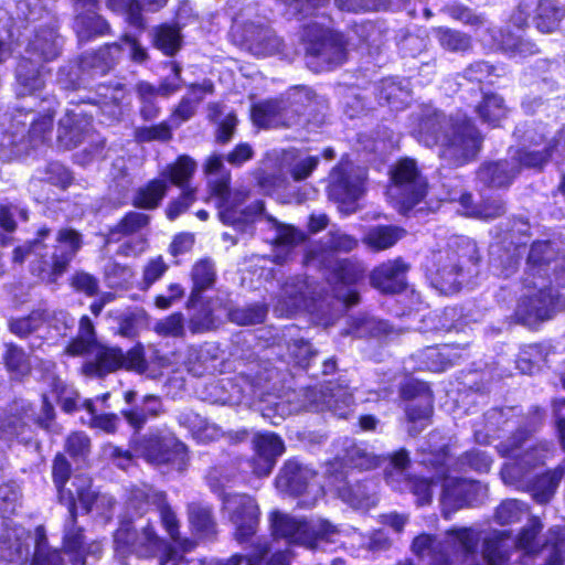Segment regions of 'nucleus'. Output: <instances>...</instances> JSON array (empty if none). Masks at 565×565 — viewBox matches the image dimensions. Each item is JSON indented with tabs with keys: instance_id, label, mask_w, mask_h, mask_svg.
Returning <instances> with one entry per match:
<instances>
[{
	"instance_id": "obj_1",
	"label": "nucleus",
	"mask_w": 565,
	"mask_h": 565,
	"mask_svg": "<svg viewBox=\"0 0 565 565\" xmlns=\"http://www.w3.org/2000/svg\"><path fill=\"white\" fill-rule=\"evenodd\" d=\"M358 242L341 231H330L319 245L311 246L305 254L307 266L331 271L328 278L332 295L322 294L313 280L296 276L289 278L281 288L274 307L279 317H292L306 310L320 317L323 323H331L343 310L359 303L360 296L355 284L363 277L361 264L350 259H339L335 252H351Z\"/></svg>"
},
{
	"instance_id": "obj_2",
	"label": "nucleus",
	"mask_w": 565,
	"mask_h": 565,
	"mask_svg": "<svg viewBox=\"0 0 565 565\" xmlns=\"http://www.w3.org/2000/svg\"><path fill=\"white\" fill-rule=\"evenodd\" d=\"M505 433H512V435L502 440L497 448L503 457H512L513 461L504 463L501 478L505 484L526 490L531 481L529 477L531 470L544 465L552 457L554 447L550 441H540L526 448L523 454H516L526 443L531 429L524 427L523 418L513 407L491 408L481 420L473 424L475 440L481 445L502 438Z\"/></svg>"
},
{
	"instance_id": "obj_3",
	"label": "nucleus",
	"mask_w": 565,
	"mask_h": 565,
	"mask_svg": "<svg viewBox=\"0 0 565 565\" xmlns=\"http://www.w3.org/2000/svg\"><path fill=\"white\" fill-rule=\"evenodd\" d=\"M411 134L426 147L440 146V158L449 167L467 163L481 142L477 128L466 115L448 117L430 105L412 115Z\"/></svg>"
},
{
	"instance_id": "obj_4",
	"label": "nucleus",
	"mask_w": 565,
	"mask_h": 565,
	"mask_svg": "<svg viewBox=\"0 0 565 565\" xmlns=\"http://www.w3.org/2000/svg\"><path fill=\"white\" fill-rule=\"evenodd\" d=\"M49 228H41L34 241L19 246L13 252V260L30 262L31 271L41 280L53 282L66 271V268L82 247V235L72 228L60 230L54 238L55 245H49Z\"/></svg>"
},
{
	"instance_id": "obj_5",
	"label": "nucleus",
	"mask_w": 565,
	"mask_h": 565,
	"mask_svg": "<svg viewBox=\"0 0 565 565\" xmlns=\"http://www.w3.org/2000/svg\"><path fill=\"white\" fill-rule=\"evenodd\" d=\"M380 462L381 458L369 451L365 446L345 440L344 454L337 458V462L332 465L333 469L328 471L327 486L330 491L353 509L367 510L377 502L376 483L372 480L361 483L334 466L339 463L341 467L363 471L376 468Z\"/></svg>"
},
{
	"instance_id": "obj_6",
	"label": "nucleus",
	"mask_w": 565,
	"mask_h": 565,
	"mask_svg": "<svg viewBox=\"0 0 565 565\" xmlns=\"http://www.w3.org/2000/svg\"><path fill=\"white\" fill-rule=\"evenodd\" d=\"M264 402L266 407L263 409V416L277 425V419H284L302 409L330 411L335 416L344 418L351 411L353 395L347 385L329 382L300 392H291L286 396H278L275 401L264 398Z\"/></svg>"
},
{
	"instance_id": "obj_7",
	"label": "nucleus",
	"mask_w": 565,
	"mask_h": 565,
	"mask_svg": "<svg viewBox=\"0 0 565 565\" xmlns=\"http://www.w3.org/2000/svg\"><path fill=\"white\" fill-rule=\"evenodd\" d=\"M478 259V248L473 241L468 237H451L443 248L433 250L427 257L426 275L440 292H456L463 282L466 273H470L467 265L475 266Z\"/></svg>"
},
{
	"instance_id": "obj_8",
	"label": "nucleus",
	"mask_w": 565,
	"mask_h": 565,
	"mask_svg": "<svg viewBox=\"0 0 565 565\" xmlns=\"http://www.w3.org/2000/svg\"><path fill=\"white\" fill-rule=\"evenodd\" d=\"M70 355L92 353L94 358L83 364V372L88 376L102 377L121 366L140 370L145 360L141 351L130 350L126 354L118 348H108L97 343L92 320L84 316L79 320L77 337L66 347Z\"/></svg>"
},
{
	"instance_id": "obj_9",
	"label": "nucleus",
	"mask_w": 565,
	"mask_h": 565,
	"mask_svg": "<svg viewBox=\"0 0 565 565\" xmlns=\"http://www.w3.org/2000/svg\"><path fill=\"white\" fill-rule=\"evenodd\" d=\"M209 178L211 199L214 201L222 223L242 227L253 221V217L263 211V203L257 202L253 207L243 209L247 193L242 190H230L231 174L223 164L221 156H211L205 164Z\"/></svg>"
},
{
	"instance_id": "obj_10",
	"label": "nucleus",
	"mask_w": 565,
	"mask_h": 565,
	"mask_svg": "<svg viewBox=\"0 0 565 565\" xmlns=\"http://www.w3.org/2000/svg\"><path fill=\"white\" fill-rule=\"evenodd\" d=\"M54 110L35 111L15 109L9 126L8 136L1 146L10 148L12 157L28 154L31 150L47 147L52 140Z\"/></svg>"
},
{
	"instance_id": "obj_11",
	"label": "nucleus",
	"mask_w": 565,
	"mask_h": 565,
	"mask_svg": "<svg viewBox=\"0 0 565 565\" xmlns=\"http://www.w3.org/2000/svg\"><path fill=\"white\" fill-rule=\"evenodd\" d=\"M231 34L234 41L255 56L280 55L284 58H291L294 55L252 6H247L233 18Z\"/></svg>"
},
{
	"instance_id": "obj_12",
	"label": "nucleus",
	"mask_w": 565,
	"mask_h": 565,
	"mask_svg": "<svg viewBox=\"0 0 565 565\" xmlns=\"http://www.w3.org/2000/svg\"><path fill=\"white\" fill-rule=\"evenodd\" d=\"M270 526L276 539L310 550L317 548L321 542H335L340 534L338 526L328 520L296 518L279 511L270 514Z\"/></svg>"
},
{
	"instance_id": "obj_13",
	"label": "nucleus",
	"mask_w": 565,
	"mask_h": 565,
	"mask_svg": "<svg viewBox=\"0 0 565 565\" xmlns=\"http://www.w3.org/2000/svg\"><path fill=\"white\" fill-rule=\"evenodd\" d=\"M480 542V532L473 527H455L446 533L445 542L429 534H420L413 541V552L423 565H449V550L461 553L466 558L475 557Z\"/></svg>"
},
{
	"instance_id": "obj_14",
	"label": "nucleus",
	"mask_w": 565,
	"mask_h": 565,
	"mask_svg": "<svg viewBox=\"0 0 565 565\" xmlns=\"http://www.w3.org/2000/svg\"><path fill=\"white\" fill-rule=\"evenodd\" d=\"M301 39L306 50V63L315 72L332 70L347 58L343 35L323 28L317 21L303 25Z\"/></svg>"
},
{
	"instance_id": "obj_15",
	"label": "nucleus",
	"mask_w": 565,
	"mask_h": 565,
	"mask_svg": "<svg viewBox=\"0 0 565 565\" xmlns=\"http://www.w3.org/2000/svg\"><path fill=\"white\" fill-rule=\"evenodd\" d=\"M526 292L520 298L514 317L518 322L533 327L536 323L551 319L556 311L565 310V295L559 294L547 284L544 277L541 281L524 280Z\"/></svg>"
},
{
	"instance_id": "obj_16",
	"label": "nucleus",
	"mask_w": 565,
	"mask_h": 565,
	"mask_svg": "<svg viewBox=\"0 0 565 565\" xmlns=\"http://www.w3.org/2000/svg\"><path fill=\"white\" fill-rule=\"evenodd\" d=\"M143 537L147 540V543H138L139 532L132 526L131 520L121 521L114 534L116 553L122 557L129 554H135L138 557L159 555L160 565H164L168 562H183V556L180 552L161 540L151 525L143 526Z\"/></svg>"
},
{
	"instance_id": "obj_17",
	"label": "nucleus",
	"mask_w": 565,
	"mask_h": 565,
	"mask_svg": "<svg viewBox=\"0 0 565 565\" xmlns=\"http://www.w3.org/2000/svg\"><path fill=\"white\" fill-rule=\"evenodd\" d=\"M209 484L213 492L218 493L222 500V513L235 527V537L245 542L252 537L259 522V507L256 500L246 493H226L218 483L217 471L209 475Z\"/></svg>"
},
{
	"instance_id": "obj_18",
	"label": "nucleus",
	"mask_w": 565,
	"mask_h": 565,
	"mask_svg": "<svg viewBox=\"0 0 565 565\" xmlns=\"http://www.w3.org/2000/svg\"><path fill=\"white\" fill-rule=\"evenodd\" d=\"M126 505L128 514L131 515H142L150 507H156L163 527L182 552L191 551L194 547V542L180 537L179 521L171 507L166 502V494L163 492L153 489L147 483L135 484L128 490Z\"/></svg>"
},
{
	"instance_id": "obj_19",
	"label": "nucleus",
	"mask_w": 565,
	"mask_h": 565,
	"mask_svg": "<svg viewBox=\"0 0 565 565\" xmlns=\"http://www.w3.org/2000/svg\"><path fill=\"white\" fill-rule=\"evenodd\" d=\"M132 449L136 456L158 468H170L179 472L185 469L186 448L170 431H150L137 439Z\"/></svg>"
},
{
	"instance_id": "obj_20",
	"label": "nucleus",
	"mask_w": 565,
	"mask_h": 565,
	"mask_svg": "<svg viewBox=\"0 0 565 565\" xmlns=\"http://www.w3.org/2000/svg\"><path fill=\"white\" fill-rule=\"evenodd\" d=\"M196 170V162L189 156H180L174 163L167 166L160 173V178L153 179L138 188L132 198V204L138 209H157L168 191L167 180L185 188Z\"/></svg>"
},
{
	"instance_id": "obj_21",
	"label": "nucleus",
	"mask_w": 565,
	"mask_h": 565,
	"mask_svg": "<svg viewBox=\"0 0 565 565\" xmlns=\"http://www.w3.org/2000/svg\"><path fill=\"white\" fill-rule=\"evenodd\" d=\"M276 488L281 493L299 498L302 508H312L324 494L313 469L290 459L285 462L276 478Z\"/></svg>"
},
{
	"instance_id": "obj_22",
	"label": "nucleus",
	"mask_w": 565,
	"mask_h": 565,
	"mask_svg": "<svg viewBox=\"0 0 565 565\" xmlns=\"http://www.w3.org/2000/svg\"><path fill=\"white\" fill-rule=\"evenodd\" d=\"M391 179L387 194L403 214L411 211L426 194V184L412 159L399 160L391 171Z\"/></svg>"
},
{
	"instance_id": "obj_23",
	"label": "nucleus",
	"mask_w": 565,
	"mask_h": 565,
	"mask_svg": "<svg viewBox=\"0 0 565 565\" xmlns=\"http://www.w3.org/2000/svg\"><path fill=\"white\" fill-rule=\"evenodd\" d=\"M92 111L82 106L67 109L57 124V143L61 148L71 150L84 142H89L90 153L99 152L105 142L94 132Z\"/></svg>"
},
{
	"instance_id": "obj_24",
	"label": "nucleus",
	"mask_w": 565,
	"mask_h": 565,
	"mask_svg": "<svg viewBox=\"0 0 565 565\" xmlns=\"http://www.w3.org/2000/svg\"><path fill=\"white\" fill-rule=\"evenodd\" d=\"M62 504L67 508V515L63 523L62 552L68 557L72 565H85L88 555H97L102 551L99 542H88L85 530L77 521V507L75 498L68 493L62 494Z\"/></svg>"
},
{
	"instance_id": "obj_25",
	"label": "nucleus",
	"mask_w": 565,
	"mask_h": 565,
	"mask_svg": "<svg viewBox=\"0 0 565 565\" xmlns=\"http://www.w3.org/2000/svg\"><path fill=\"white\" fill-rule=\"evenodd\" d=\"M121 46L117 43L107 44L99 50L86 53L78 64L61 67L57 74V83L63 89H76L83 79L79 73L92 75L106 74L118 61Z\"/></svg>"
},
{
	"instance_id": "obj_26",
	"label": "nucleus",
	"mask_w": 565,
	"mask_h": 565,
	"mask_svg": "<svg viewBox=\"0 0 565 565\" xmlns=\"http://www.w3.org/2000/svg\"><path fill=\"white\" fill-rule=\"evenodd\" d=\"M565 285V255L556 258V249L548 241H537L531 245L525 271V281H541Z\"/></svg>"
},
{
	"instance_id": "obj_27",
	"label": "nucleus",
	"mask_w": 565,
	"mask_h": 565,
	"mask_svg": "<svg viewBox=\"0 0 565 565\" xmlns=\"http://www.w3.org/2000/svg\"><path fill=\"white\" fill-rule=\"evenodd\" d=\"M408 463L409 457L405 449L394 452L385 469L386 483L396 491H411L416 497L418 505L429 504L433 498V480L406 476L405 470Z\"/></svg>"
},
{
	"instance_id": "obj_28",
	"label": "nucleus",
	"mask_w": 565,
	"mask_h": 565,
	"mask_svg": "<svg viewBox=\"0 0 565 565\" xmlns=\"http://www.w3.org/2000/svg\"><path fill=\"white\" fill-rule=\"evenodd\" d=\"M564 17L565 9L557 0H519L511 20L518 28L527 25L532 20L540 32L551 33Z\"/></svg>"
},
{
	"instance_id": "obj_29",
	"label": "nucleus",
	"mask_w": 565,
	"mask_h": 565,
	"mask_svg": "<svg viewBox=\"0 0 565 565\" xmlns=\"http://www.w3.org/2000/svg\"><path fill=\"white\" fill-rule=\"evenodd\" d=\"M319 158L309 156L296 161L294 151L284 152L280 160V166L277 171H269L266 166L256 174L257 182L265 191L273 190L281 186L286 180L287 174L290 173L295 181L305 180L318 166Z\"/></svg>"
},
{
	"instance_id": "obj_30",
	"label": "nucleus",
	"mask_w": 565,
	"mask_h": 565,
	"mask_svg": "<svg viewBox=\"0 0 565 565\" xmlns=\"http://www.w3.org/2000/svg\"><path fill=\"white\" fill-rule=\"evenodd\" d=\"M402 396L408 401V431L411 435H417L429 424L433 413L431 391L426 382L409 380L402 387Z\"/></svg>"
},
{
	"instance_id": "obj_31",
	"label": "nucleus",
	"mask_w": 565,
	"mask_h": 565,
	"mask_svg": "<svg viewBox=\"0 0 565 565\" xmlns=\"http://www.w3.org/2000/svg\"><path fill=\"white\" fill-rule=\"evenodd\" d=\"M511 161L519 168L541 170L550 159L562 157L565 153V126L557 136L550 141H544L543 137L539 140H531V143L521 149L513 150Z\"/></svg>"
},
{
	"instance_id": "obj_32",
	"label": "nucleus",
	"mask_w": 565,
	"mask_h": 565,
	"mask_svg": "<svg viewBox=\"0 0 565 565\" xmlns=\"http://www.w3.org/2000/svg\"><path fill=\"white\" fill-rule=\"evenodd\" d=\"M365 178V170L341 163L330 174L329 198L343 205L354 204L364 193Z\"/></svg>"
},
{
	"instance_id": "obj_33",
	"label": "nucleus",
	"mask_w": 565,
	"mask_h": 565,
	"mask_svg": "<svg viewBox=\"0 0 565 565\" xmlns=\"http://www.w3.org/2000/svg\"><path fill=\"white\" fill-rule=\"evenodd\" d=\"M440 505L445 519L476 501L477 493L481 490L478 482L455 477H443Z\"/></svg>"
},
{
	"instance_id": "obj_34",
	"label": "nucleus",
	"mask_w": 565,
	"mask_h": 565,
	"mask_svg": "<svg viewBox=\"0 0 565 565\" xmlns=\"http://www.w3.org/2000/svg\"><path fill=\"white\" fill-rule=\"evenodd\" d=\"M75 8L74 30L81 43L109 33V23L98 13V0H73Z\"/></svg>"
},
{
	"instance_id": "obj_35",
	"label": "nucleus",
	"mask_w": 565,
	"mask_h": 565,
	"mask_svg": "<svg viewBox=\"0 0 565 565\" xmlns=\"http://www.w3.org/2000/svg\"><path fill=\"white\" fill-rule=\"evenodd\" d=\"M33 536L23 526H7L0 535V561L25 565L31 556Z\"/></svg>"
},
{
	"instance_id": "obj_36",
	"label": "nucleus",
	"mask_w": 565,
	"mask_h": 565,
	"mask_svg": "<svg viewBox=\"0 0 565 565\" xmlns=\"http://www.w3.org/2000/svg\"><path fill=\"white\" fill-rule=\"evenodd\" d=\"M255 457L252 461L253 472L258 477L268 476L279 456L285 451L282 439L274 433H259L253 438Z\"/></svg>"
},
{
	"instance_id": "obj_37",
	"label": "nucleus",
	"mask_w": 565,
	"mask_h": 565,
	"mask_svg": "<svg viewBox=\"0 0 565 565\" xmlns=\"http://www.w3.org/2000/svg\"><path fill=\"white\" fill-rule=\"evenodd\" d=\"M124 399L130 407L122 409L121 415L135 430H140L149 419L163 413L162 403L156 395H145L139 404L137 392L130 390L125 392Z\"/></svg>"
},
{
	"instance_id": "obj_38",
	"label": "nucleus",
	"mask_w": 565,
	"mask_h": 565,
	"mask_svg": "<svg viewBox=\"0 0 565 565\" xmlns=\"http://www.w3.org/2000/svg\"><path fill=\"white\" fill-rule=\"evenodd\" d=\"M543 529L541 521L536 518H532L527 525L520 532L518 539L514 542V545L518 550L524 552L525 555L530 556L536 554L537 552H548V561L551 559V555L553 553V547L557 544L559 550V554L562 555V546H563V535L562 530L557 526L552 527L548 531V537L546 544L540 550L539 543L536 541L537 534Z\"/></svg>"
},
{
	"instance_id": "obj_39",
	"label": "nucleus",
	"mask_w": 565,
	"mask_h": 565,
	"mask_svg": "<svg viewBox=\"0 0 565 565\" xmlns=\"http://www.w3.org/2000/svg\"><path fill=\"white\" fill-rule=\"evenodd\" d=\"M466 349L457 344H443L427 347L416 358L419 361V370L443 372L459 363L465 356Z\"/></svg>"
},
{
	"instance_id": "obj_40",
	"label": "nucleus",
	"mask_w": 565,
	"mask_h": 565,
	"mask_svg": "<svg viewBox=\"0 0 565 565\" xmlns=\"http://www.w3.org/2000/svg\"><path fill=\"white\" fill-rule=\"evenodd\" d=\"M408 266L401 259L388 260L371 274V285L384 294H396L406 285Z\"/></svg>"
},
{
	"instance_id": "obj_41",
	"label": "nucleus",
	"mask_w": 565,
	"mask_h": 565,
	"mask_svg": "<svg viewBox=\"0 0 565 565\" xmlns=\"http://www.w3.org/2000/svg\"><path fill=\"white\" fill-rule=\"evenodd\" d=\"M265 222L273 233L269 239L275 246L276 262L282 263L295 247L303 243L306 236L294 226L282 224L271 216H266Z\"/></svg>"
},
{
	"instance_id": "obj_42",
	"label": "nucleus",
	"mask_w": 565,
	"mask_h": 565,
	"mask_svg": "<svg viewBox=\"0 0 565 565\" xmlns=\"http://www.w3.org/2000/svg\"><path fill=\"white\" fill-rule=\"evenodd\" d=\"M77 499L86 513L95 510L99 515H106L114 508L115 500L111 495L99 493L92 489L90 479L86 476H75L72 481Z\"/></svg>"
},
{
	"instance_id": "obj_43",
	"label": "nucleus",
	"mask_w": 565,
	"mask_h": 565,
	"mask_svg": "<svg viewBox=\"0 0 565 565\" xmlns=\"http://www.w3.org/2000/svg\"><path fill=\"white\" fill-rule=\"evenodd\" d=\"M17 94L33 95L44 87V67L31 57L20 60L15 71Z\"/></svg>"
},
{
	"instance_id": "obj_44",
	"label": "nucleus",
	"mask_w": 565,
	"mask_h": 565,
	"mask_svg": "<svg viewBox=\"0 0 565 565\" xmlns=\"http://www.w3.org/2000/svg\"><path fill=\"white\" fill-rule=\"evenodd\" d=\"M285 107L278 103V99H269L258 103L252 108V119L254 124L263 128L290 127L296 118L292 115L284 113Z\"/></svg>"
},
{
	"instance_id": "obj_45",
	"label": "nucleus",
	"mask_w": 565,
	"mask_h": 565,
	"mask_svg": "<svg viewBox=\"0 0 565 565\" xmlns=\"http://www.w3.org/2000/svg\"><path fill=\"white\" fill-rule=\"evenodd\" d=\"M217 359V345L204 343L200 347H189L185 351L183 364L192 375L202 376L215 369L214 363Z\"/></svg>"
},
{
	"instance_id": "obj_46",
	"label": "nucleus",
	"mask_w": 565,
	"mask_h": 565,
	"mask_svg": "<svg viewBox=\"0 0 565 565\" xmlns=\"http://www.w3.org/2000/svg\"><path fill=\"white\" fill-rule=\"evenodd\" d=\"M97 98L89 100L93 106L110 121L117 120L122 115L120 106L125 97L124 86L117 83L114 86L99 84L96 92Z\"/></svg>"
},
{
	"instance_id": "obj_47",
	"label": "nucleus",
	"mask_w": 565,
	"mask_h": 565,
	"mask_svg": "<svg viewBox=\"0 0 565 565\" xmlns=\"http://www.w3.org/2000/svg\"><path fill=\"white\" fill-rule=\"evenodd\" d=\"M380 104H386L392 109L404 108L411 100V88L407 79L395 77L384 78L376 85Z\"/></svg>"
},
{
	"instance_id": "obj_48",
	"label": "nucleus",
	"mask_w": 565,
	"mask_h": 565,
	"mask_svg": "<svg viewBox=\"0 0 565 565\" xmlns=\"http://www.w3.org/2000/svg\"><path fill=\"white\" fill-rule=\"evenodd\" d=\"M519 174L515 163L508 160L484 163L478 171V180L486 186L502 188L511 184Z\"/></svg>"
},
{
	"instance_id": "obj_49",
	"label": "nucleus",
	"mask_w": 565,
	"mask_h": 565,
	"mask_svg": "<svg viewBox=\"0 0 565 565\" xmlns=\"http://www.w3.org/2000/svg\"><path fill=\"white\" fill-rule=\"evenodd\" d=\"M510 534L508 531L494 530L482 543V557L488 565H509Z\"/></svg>"
},
{
	"instance_id": "obj_50",
	"label": "nucleus",
	"mask_w": 565,
	"mask_h": 565,
	"mask_svg": "<svg viewBox=\"0 0 565 565\" xmlns=\"http://www.w3.org/2000/svg\"><path fill=\"white\" fill-rule=\"evenodd\" d=\"M563 477L564 467L557 466L555 469L548 470L534 480H531L526 491L532 493L535 502L545 504L554 497Z\"/></svg>"
},
{
	"instance_id": "obj_51",
	"label": "nucleus",
	"mask_w": 565,
	"mask_h": 565,
	"mask_svg": "<svg viewBox=\"0 0 565 565\" xmlns=\"http://www.w3.org/2000/svg\"><path fill=\"white\" fill-rule=\"evenodd\" d=\"M61 43L58 36L53 29H44L34 35L33 40L30 41L26 53L29 57L38 58L44 62L54 60L60 53Z\"/></svg>"
},
{
	"instance_id": "obj_52",
	"label": "nucleus",
	"mask_w": 565,
	"mask_h": 565,
	"mask_svg": "<svg viewBox=\"0 0 565 565\" xmlns=\"http://www.w3.org/2000/svg\"><path fill=\"white\" fill-rule=\"evenodd\" d=\"M313 98L315 94L309 87L296 86L278 99V103L284 105L286 115H292L295 111L296 118H294L295 120L290 124V127L303 121L305 111L311 105Z\"/></svg>"
},
{
	"instance_id": "obj_53",
	"label": "nucleus",
	"mask_w": 565,
	"mask_h": 565,
	"mask_svg": "<svg viewBox=\"0 0 565 565\" xmlns=\"http://www.w3.org/2000/svg\"><path fill=\"white\" fill-rule=\"evenodd\" d=\"M449 200H459L460 204L466 210L465 213L467 215L482 218L486 221L493 220L505 212L504 204L499 199L486 200L477 206L471 205L472 198L471 194L469 193H460L459 195H457V193H450Z\"/></svg>"
},
{
	"instance_id": "obj_54",
	"label": "nucleus",
	"mask_w": 565,
	"mask_h": 565,
	"mask_svg": "<svg viewBox=\"0 0 565 565\" xmlns=\"http://www.w3.org/2000/svg\"><path fill=\"white\" fill-rule=\"evenodd\" d=\"M150 216L141 212H129L121 221L110 228L107 234L106 243H117L121 241V236H139L143 235L142 231L147 228Z\"/></svg>"
},
{
	"instance_id": "obj_55",
	"label": "nucleus",
	"mask_w": 565,
	"mask_h": 565,
	"mask_svg": "<svg viewBox=\"0 0 565 565\" xmlns=\"http://www.w3.org/2000/svg\"><path fill=\"white\" fill-rule=\"evenodd\" d=\"M214 85L211 81H204L202 84L192 85L190 94L183 97L172 114V121L175 125L189 120L195 113L196 106L202 102L205 94H212Z\"/></svg>"
},
{
	"instance_id": "obj_56",
	"label": "nucleus",
	"mask_w": 565,
	"mask_h": 565,
	"mask_svg": "<svg viewBox=\"0 0 565 565\" xmlns=\"http://www.w3.org/2000/svg\"><path fill=\"white\" fill-rule=\"evenodd\" d=\"M33 543L34 552L30 565H64L62 551L50 545L43 526L35 529Z\"/></svg>"
},
{
	"instance_id": "obj_57",
	"label": "nucleus",
	"mask_w": 565,
	"mask_h": 565,
	"mask_svg": "<svg viewBox=\"0 0 565 565\" xmlns=\"http://www.w3.org/2000/svg\"><path fill=\"white\" fill-rule=\"evenodd\" d=\"M476 111L483 122L495 127L507 117L509 108L500 95L488 93L482 96L481 102L476 106Z\"/></svg>"
},
{
	"instance_id": "obj_58",
	"label": "nucleus",
	"mask_w": 565,
	"mask_h": 565,
	"mask_svg": "<svg viewBox=\"0 0 565 565\" xmlns=\"http://www.w3.org/2000/svg\"><path fill=\"white\" fill-rule=\"evenodd\" d=\"M188 513L190 524L200 537H211L215 534L216 523L209 504L192 502L188 505Z\"/></svg>"
},
{
	"instance_id": "obj_59",
	"label": "nucleus",
	"mask_w": 565,
	"mask_h": 565,
	"mask_svg": "<svg viewBox=\"0 0 565 565\" xmlns=\"http://www.w3.org/2000/svg\"><path fill=\"white\" fill-rule=\"evenodd\" d=\"M405 233V230L398 226H374L367 231L363 241L374 250H384L394 246Z\"/></svg>"
},
{
	"instance_id": "obj_60",
	"label": "nucleus",
	"mask_w": 565,
	"mask_h": 565,
	"mask_svg": "<svg viewBox=\"0 0 565 565\" xmlns=\"http://www.w3.org/2000/svg\"><path fill=\"white\" fill-rule=\"evenodd\" d=\"M193 289L190 297V302L194 303L200 297V294L211 288L216 279V271L214 263L209 258H203L196 262L192 268Z\"/></svg>"
},
{
	"instance_id": "obj_61",
	"label": "nucleus",
	"mask_w": 565,
	"mask_h": 565,
	"mask_svg": "<svg viewBox=\"0 0 565 565\" xmlns=\"http://www.w3.org/2000/svg\"><path fill=\"white\" fill-rule=\"evenodd\" d=\"M521 254L520 246H515L512 252L507 249L501 253L499 244H493L490 246L491 266L498 270L499 275L508 278L516 271L520 265Z\"/></svg>"
},
{
	"instance_id": "obj_62",
	"label": "nucleus",
	"mask_w": 565,
	"mask_h": 565,
	"mask_svg": "<svg viewBox=\"0 0 565 565\" xmlns=\"http://www.w3.org/2000/svg\"><path fill=\"white\" fill-rule=\"evenodd\" d=\"M391 332L392 327L387 321L367 315L355 318L350 330V333L359 338L366 335L381 338L391 334Z\"/></svg>"
},
{
	"instance_id": "obj_63",
	"label": "nucleus",
	"mask_w": 565,
	"mask_h": 565,
	"mask_svg": "<svg viewBox=\"0 0 565 565\" xmlns=\"http://www.w3.org/2000/svg\"><path fill=\"white\" fill-rule=\"evenodd\" d=\"M3 361L13 377H22L30 373L31 366L24 350L14 343L4 344Z\"/></svg>"
},
{
	"instance_id": "obj_64",
	"label": "nucleus",
	"mask_w": 565,
	"mask_h": 565,
	"mask_svg": "<svg viewBox=\"0 0 565 565\" xmlns=\"http://www.w3.org/2000/svg\"><path fill=\"white\" fill-rule=\"evenodd\" d=\"M47 318L49 312L45 309H36L26 317L11 319L9 328L13 334L20 338H25L38 331Z\"/></svg>"
}]
</instances>
